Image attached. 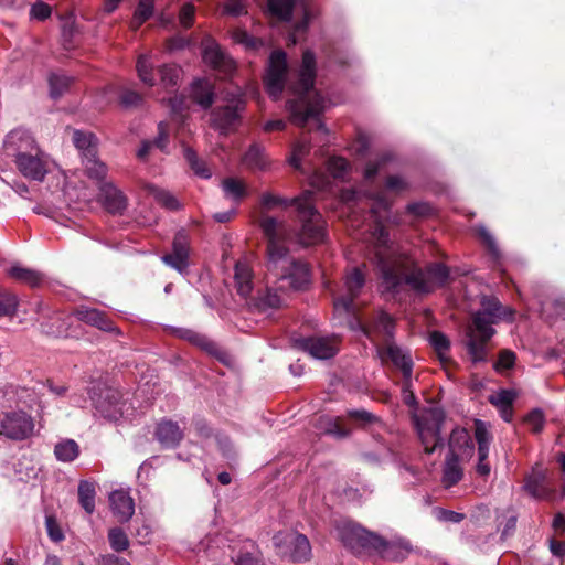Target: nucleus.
<instances>
[{
    "instance_id": "obj_29",
    "label": "nucleus",
    "mask_w": 565,
    "mask_h": 565,
    "mask_svg": "<svg viewBox=\"0 0 565 565\" xmlns=\"http://www.w3.org/2000/svg\"><path fill=\"white\" fill-rule=\"evenodd\" d=\"M99 196L103 204L110 213H120L126 209L124 194L113 183H102L99 186Z\"/></svg>"
},
{
    "instance_id": "obj_19",
    "label": "nucleus",
    "mask_w": 565,
    "mask_h": 565,
    "mask_svg": "<svg viewBox=\"0 0 565 565\" xmlns=\"http://www.w3.org/2000/svg\"><path fill=\"white\" fill-rule=\"evenodd\" d=\"M162 262L184 275L189 267V241L184 232H178L172 244V252L161 257Z\"/></svg>"
},
{
    "instance_id": "obj_17",
    "label": "nucleus",
    "mask_w": 565,
    "mask_h": 565,
    "mask_svg": "<svg viewBox=\"0 0 565 565\" xmlns=\"http://www.w3.org/2000/svg\"><path fill=\"white\" fill-rule=\"evenodd\" d=\"M202 54L204 62L224 76L235 70V62L210 38L202 43Z\"/></svg>"
},
{
    "instance_id": "obj_14",
    "label": "nucleus",
    "mask_w": 565,
    "mask_h": 565,
    "mask_svg": "<svg viewBox=\"0 0 565 565\" xmlns=\"http://www.w3.org/2000/svg\"><path fill=\"white\" fill-rule=\"evenodd\" d=\"M299 3L303 11V19L297 23L295 31L290 34L289 41L292 45L296 44V33L306 31L310 20V9L307 0H269V12L281 21H289L292 15V8Z\"/></svg>"
},
{
    "instance_id": "obj_27",
    "label": "nucleus",
    "mask_w": 565,
    "mask_h": 565,
    "mask_svg": "<svg viewBox=\"0 0 565 565\" xmlns=\"http://www.w3.org/2000/svg\"><path fill=\"white\" fill-rule=\"evenodd\" d=\"M74 316L79 320L89 326L96 327L102 331L117 332L114 323L108 317L100 310L81 306L74 310Z\"/></svg>"
},
{
    "instance_id": "obj_49",
    "label": "nucleus",
    "mask_w": 565,
    "mask_h": 565,
    "mask_svg": "<svg viewBox=\"0 0 565 565\" xmlns=\"http://www.w3.org/2000/svg\"><path fill=\"white\" fill-rule=\"evenodd\" d=\"M19 300L17 295L0 291V317L13 316L17 311Z\"/></svg>"
},
{
    "instance_id": "obj_47",
    "label": "nucleus",
    "mask_w": 565,
    "mask_h": 565,
    "mask_svg": "<svg viewBox=\"0 0 565 565\" xmlns=\"http://www.w3.org/2000/svg\"><path fill=\"white\" fill-rule=\"evenodd\" d=\"M153 13V0H140L132 19V28L138 29Z\"/></svg>"
},
{
    "instance_id": "obj_5",
    "label": "nucleus",
    "mask_w": 565,
    "mask_h": 565,
    "mask_svg": "<svg viewBox=\"0 0 565 565\" xmlns=\"http://www.w3.org/2000/svg\"><path fill=\"white\" fill-rule=\"evenodd\" d=\"M480 305L481 308L473 315L467 340L468 354L475 363L487 359V342L494 334L492 326L499 320H511L514 315L510 307H502L494 297H483Z\"/></svg>"
},
{
    "instance_id": "obj_58",
    "label": "nucleus",
    "mask_w": 565,
    "mask_h": 565,
    "mask_svg": "<svg viewBox=\"0 0 565 565\" xmlns=\"http://www.w3.org/2000/svg\"><path fill=\"white\" fill-rule=\"evenodd\" d=\"M435 516L440 522H448V523H460L465 519L463 513L455 512L451 510L446 509H435L434 511Z\"/></svg>"
},
{
    "instance_id": "obj_63",
    "label": "nucleus",
    "mask_w": 565,
    "mask_h": 565,
    "mask_svg": "<svg viewBox=\"0 0 565 565\" xmlns=\"http://www.w3.org/2000/svg\"><path fill=\"white\" fill-rule=\"evenodd\" d=\"M30 14L33 19L45 20L51 15V8L49 4L42 1H36L32 6Z\"/></svg>"
},
{
    "instance_id": "obj_60",
    "label": "nucleus",
    "mask_w": 565,
    "mask_h": 565,
    "mask_svg": "<svg viewBox=\"0 0 565 565\" xmlns=\"http://www.w3.org/2000/svg\"><path fill=\"white\" fill-rule=\"evenodd\" d=\"M412 376L403 377L402 381V397L405 404L413 406L416 404V398L413 392Z\"/></svg>"
},
{
    "instance_id": "obj_56",
    "label": "nucleus",
    "mask_w": 565,
    "mask_h": 565,
    "mask_svg": "<svg viewBox=\"0 0 565 565\" xmlns=\"http://www.w3.org/2000/svg\"><path fill=\"white\" fill-rule=\"evenodd\" d=\"M387 160H390L388 154H383L375 160H370L363 171L364 179L366 181H372Z\"/></svg>"
},
{
    "instance_id": "obj_25",
    "label": "nucleus",
    "mask_w": 565,
    "mask_h": 565,
    "mask_svg": "<svg viewBox=\"0 0 565 565\" xmlns=\"http://www.w3.org/2000/svg\"><path fill=\"white\" fill-rule=\"evenodd\" d=\"M524 490L534 499H550L554 494V490L547 484L546 472L540 467L532 469L531 473L525 478Z\"/></svg>"
},
{
    "instance_id": "obj_53",
    "label": "nucleus",
    "mask_w": 565,
    "mask_h": 565,
    "mask_svg": "<svg viewBox=\"0 0 565 565\" xmlns=\"http://www.w3.org/2000/svg\"><path fill=\"white\" fill-rule=\"evenodd\" d=\"M429 342L443 360L449 349V340L447 337L439 331H434L429 335Z\"/></svg>"
},
{
    "instance_id": "obj_42",
    "label": "nucleus",
    "mask_w": 565,
    "mask_h": 565,
    "mask_svg": "<svg viewBox=\"0 0 565 565\" xmlns=\"http://www.w3.org/2000/svg\"><path fill=\"white\" fill-rule=\"evenodd\" d=\"M183 154L189 166L198 177L202 179H210L212 177L211 169L207 167L205 161L199 159L193 149L185 147L183 150Z\"/></svg>"
},
{
    "instance_id": "obj_12",
    "label": "nucleus",
    "mask_w": 565,
    "mask_h": 565,
    "mask_svg": "<svg viewBox=\"0 0 565 565\" xmlns=\"http://www.w3.org/2000/svg\"><path fill=\"white\" fill-rule=\"evenodd\" d=\"M287 75V58L281 50L270 54L268 68L264 78L266 92L274 99L279 98L282 93Z\"/></svg>"
},
{
    "instance_id": "obj_33",
    "label": "nucleus",
    "mask_w": 565,
    "mask_h": 565,
    "mask_svg": "<svg viewBox=\"0 0 565 565\" xmlns=\"http://www.w3.org/2000/svg\"><path fill=\"white\" fill-rule=\"evenodd\" d=\"M192 98L203 108H209L214 102L213 86L210 81L199 78L191 86Z\"/></svg>"
},
{
    "instance_id": "obj_18",
    "label": "nucleus",
    "mask_w": 565,
    "mask_h": 565,
    "mask_svg": "<svg viewBox=\"0 0 565 565\" xmlns=\"http://www.w3.org/2000/svg\"><path fill=\"white\" fill-rule=\"evenodd\" d=\"M298 343L303 351L318 360L333 358L339 351V339L335 335L303 338Z\"/></svg>"
},
{
    "instance_id": "obj_37",
    "label": "nucleus",
    "mask_w": 565,
    "mask_h": 565,
    "mask_svg": "<svg viewBox=\"0 0 565 565\" xmlns=\"http://www.w3.org/2000/svg\"><path fill=\"white\" fill-rule=\"evenodd\" d=\"M145 191L168 210L175 211L180 207V203L175 196L170 192L158 188L156 184H146Z\"/></svg>"
},
{
    "instance_id": "obj_54",
    "label": "nucleus",
    "mask_w": 565,
    "mask_h": 565,
    "mask_svg": "<svg viewBox=\"0 0 565 565\" xmlns=\"http://www.w3.org/2000/svg\"><path fill=\"white\" fill-rule=\"evenodd\" d=\"M516 395L513 391L510 390H501L495 394L489 397V401L492 405L498 408L512 406Z\"/></svg>"
},
{
    "instance_id": "obj_10",
    "label": "nucleus",
    "mask_w": 565,
    "mask_h": 565,
    "mask_svg": "<svg viewBox=\"0 0 565 565\" xmlns=\"http://www.w3.org/2000/svg\"><path fill=\"white\" fill-rule=\"evenodd\" d=\"M273 544L277 554L296 563L311 557V545L306 535L296 531H281L274 535Z\"/></svg>"
},
{
    "instance_id": "obj_48",
    "label": "nucleus",
    "mask_w": 565,
    "mask_h": 565,
    "mask_svg": "<svg viewBox=\"0 0 565 565\" xmlns=\"http://www.w3.org/2000/svg\"><path fill=\"white\" fill-rule=\"evenodd\" d=\"M476 230L483 245L487 247L490 256L494 260H499L501 253L493 235L482 225L478 226Z\"/></svg>"
},
{
    "instance_id": "obj_6",
    "label": "nucleus",
    "mask_w": 565,
    "mask_h": 565,
    "mask_svg": "<svg viewBox=\"0 0 565 565\" xmlns=\"http://www.w3.org/2000/svg\"><path fill=\"white\" fill-rule=\"evenodd\" d=\"M260 203L266 210H271L279 205H295L301 222V228L297 235L299 244L309 246L323 241L326 224L321 214L312 205V192L310 190L303 191L301 195L291 200L266 192L262 195Z\"/></svg>"
},
{
    "instance_id": "obj_62",
    "label": "nucleus",
    "mask_w": 565,
    "mask_h": 565,
    "mask_svg": "<svg viewBox=\"0 0 565 565\" xmlns=\"http://www.w3.org/2000/svg\"><path fill=\"white\" fill-rule=\"evenodd\" d=\"M224 12L233 17L245 14L247 12L245 1L227 0L224 7Z\"/></svg>"
},
{
    "instance_id": "obj_38",
    "label": "nucleus",
    "mask_w": 565,
    "mask_h": 565,
    "mask_svg": "<svg viewBox=\"0 0 565 565\" xmlns=\"http://www.w3.org/2000/svg\"><path fill=\"white\" fill-rule=\"evenodd\" d=\"M54 455L58 461L72 462L79 455V446L73 439H64L54 447Z\"/></svg>"
},
{
    "instance_id": "obj_21",
    "label": "nucleus",
    "mask_w": 565,
    "mask_h": 565,
    "mask_svg": "<svg viewBox=\"0 0 565 565\" xmlns=\"http://www.w3.org/2000/svg\"><path fill=\"white\" fill-rule=\"evenodd\" d=\"M475 438L478 444V462L476 465V471L479 476L484 477L491 471V467L488 462V456L492 437L486 423L480 419L475 420Z\"/></svg>"
},
{
    "instance_id": "obj_50",
    "label": "nucleus",
    "mask_w": 565,
    "mask_h": 565,
    "mask_svg": "<svg viewBox=\"0 0 565 565\" xmlns=\"http://www.w3.org/2000/svg\"><path fill=\"white\" fill-rule=\"evenodd\" d=\"M328 171L334 179H342L349 171V162L342 157H331L328 160Z\"/></svg>"
},
{
    "instance_id": "obj_30",
    "label": "nucleus",
    "mask_w": 565,
    "mask_h": 565,
    "mask_svg": "<svg viewBox=\"0 0 565 565\" xmlns=\"http://www.w3.org/2000/svg\"><path fill=\"white\" fill-rule=\"evenodd\" d=\"M156 436L163 447L173 448L182 440L183 430L172 420H162L157 426Z\"/></svg>"
},
{
    "instance_id": "obj_9",
    "label": "nucleus",
    "mask_w": 565,
    "mask_h": 565,
    "mask_svg": "<svg viewBox=\"0 0 565 565\" xmlns=\"http://www.w3.org/2000/svg\"><path fill=\"white\" fill-rule=\"evenodd\" d=\"M73 142L82 156V162L87 175L98 182L107 175V167L97 158V138L94 134L74 130Z\"/></svg>"
},
{
    "instance_id": "obj_26",
    "label": "nucleus",
    "mask_w": 565,
    "mask_h": 565,
    "mask_svg": "<svg viewBox=\"0 0 565 565\" xmlns=\"http://www.w3.org/2000/svg\"><path fill=\"white\" fill-rule=\"evenodd\" d=\"M109 504L119 522H128L135 513V502L129 492L117 489L109 494Z\"/></svg>"
},
{
    "instance_id": "obj_22",
    "label": "nucleus",
    "mask_w": 565,
    "mask_h": 565,
    "mask_svg": "<svg viewBox=\"0 0 565 565\" xmlns=\"http://www.w3.org/2000/svg\"><path fill=\"white\" fill-rule=\"evenodd\" d=\"M39 148L32 135L25 129H14L10 131L4 139V149L8 156H12L18 160L20 156H24Z\"/></svg>"
},
{
    "instance_id": "obj_20",
    "label": "nucleus",
    "mask_w": 565,
    "mask_h": 565,
    "mask_svg": "<svg viewBox=\"0 0 565 565\" xmlns=\"http://www.w3.org/2000/svg\"><path fill=\"white\" fill-rule=\"evenodd\" d=\"M166 330L177 338L189 341L193 345L206 351L209 354L216 356L220 361L225 362L226 353L223 352L213 341L204 334L194 330L177 327H166Z\"/></svg>"
},
{
    "instance_id": "obj_64",
    "label": "nucleus",
    "mask_w": 565,
    "mask_h": 565,
    "mask_svg": "<svg viewBox=\"0 0 565 565\" xmlns=\"http://www.w3.org/2000/svg\"><path fill=\"white\" fill-rule=\"evenodd\" d=\"M515 361V354L512 351L504 350L500 353L499 359L495 363V369L498 371L508 370L512 367Z\"/></svg>"
},
{
    "instance_id": "obj_15",
    "label": "nucleus",
    "mask_w": 565,
    "mask_h": 565,
    "mask_svg": "<svg viewBox=\"0 0 565 565\" xmlns=\"http://www.w3.org/2000/svg\"><path fill=\"white\" fill-rule=\"evenodd\" d=\"M96 413L110 422H117L124 416L126 402L121 401L118 391L105 387L98 397H92Z\"/></svg>"
},
{
    "instance_id": "obj_16",
    "label": "nucleus",
    "mask_w": 565,
    "mask_h": 565,
    "mask_svg": "<svg viewBox=\"0 0 565 565\" xmlns=\"http://www.w3.org/2000/svg\"><path fill=\"white\" fill-rule=\"evenodd\" d=\"M19 171L28 179L42 181L50 171L51 162L49 157L36 148L15 160Z\"/></svg>"
},
{
    "instance_id": "obj_55",
    "label": "nucleus",
    "mask_w": 565,
    "mask_h": 565,
    "mask_svg": "<svg viewBox=\"0 0 565 565\" xmlns=\"http://www.w3.org/2000/svg\"><path fill=\"white\" fill-rule=\"evenodd\" d=\"M326 422V433L333 435L338 438L347 437L350 434V430L343 426L342 419L340 417H327Z\"/></svg>"
},
{
    "instance_id": "obj_40",
    "label": "nucleus",
    "mask_w": 565,
    "mask_h": 565,
    "mask_svg": "<svg viewBox=\"0 0 565 565\" xmlns=\"http://www.w3.org/2000/svg\"><path fill=\"white\" fill-rule=\"evenodd\" d=\"M160 84L169 92H174L181 76V70L173 64L162 65L159 71Z\"/></svg>"
},
{
    "instance_id": "obj_31",
    "label": "nucleus",
    "mask_w": 565,
    "mask_h": 565,
    "mask_svg": "<svg viewBox=\"0 0 565 565\" xmlns=\"http://www.w3.org/2000/svg\"><path fill=\"white\" fill-rule=\"evenodd\" d=\"M243 163L252 171H267L270 168V159L266 153L265 147L259 143H253L243 157Z\"/></svg>"
},
{
    "instance_id": "obj_23",
    "label": "nucleus",
    "mask_w": 565,
    "mask_h": 565,
    "mask_svg": "<svg viewBox=\"0 0 565 565\" xmlns=\"http://www.w3.org/2000/svg\"><path fill=\"white\" fill-rule=\"evenodd\" d=\"M475 454V444L470 433L462 427L452 429L449 437V455L459 457L461 461L470 460Z\"/></svg>"
},
{
    "instance_id": "obj_57",
    "label": "nucleus",
    "mask_w": 565,
    "mask_h": 565,
    "mask_svg": "<svg viewBox=\"0 0 565 565\" xmlns=\"http://www.w3.org/2000/svg\"><path fill=\"white\" fill-rule=\"evenodd\" d=\"M526 427L533 433H540L544 426L543 413L539 409L532 411L524 420Z\"/></svg>"
},
{
    "instance_id": "obj_28",
    "label": "nucleus",
    "mask_w": 565,
    "mask_h": 565,
    "mask_svg": "<svg viewBox=\"0 0 565 565\" xmlns=\"http://www.w3.org/2000/svg\"><path fill=\"white\" fill-rule=\"evenodd\" d=\"M253 270L246 259H239L235 264L234 281L237 294L247 298L254 289Z\"/></svg>"
},
{
    "instance_id": "obj_11",
    "label": "nucleus",
    "mask_w": 565,
    "mask_h": 565,
    "mask_svg": "<svg viewBox=\"0 0 565 565\" xmlns=\"http://www.w3.org/2000/svg\"><path fill=\"white\" fill-rule=\"evenodd\" d=\"M21 407L3 412L0 417V435L12 440L28 438L34 429L32 417Z\"/></svg>"
},
{
    "instance_id": "obj_43",
    "label": "nucleus",
    "mask_w": 565,
    "mask_h": 565,
    "mask_svg": "<svg viewBox=\"0 0 565 565\" xmlns=\"http://www.w3.org/2000/svg\"><path fill=\"white\" fill-rule=\"evenodd\" d=\"M73 78L60 73H53L49 78L50 95L52 98H60L65 92L68 90Z\"/></svg>"
},
{
    "instance_id": "obj_59",
    "label": "nucleus",
    "mask_w": 565,
    "mask_h": 565,
    "mask_svg": "<svg viewBox=\"0 0 565 565\" xmlns=\"http://www.w3.org/2000/svg\"><path fill=\"white\" fill-rule=\"evenodd\" d=\"M348 416L361 425H370L379 420L376 416L365 409L348 411Z\"/></svg>"
},
{
    "instance_id": "obj_36",
    "label": "nucleus",
    "mask_w": 565,
    "mask_h": 565,
    "mask_svg": "<svg viewBox=\"0 0 565 565\" xmlns=\"http://www.w3.org/2000/svg\"><path fill=\"white\" fill-rule=\"evenodd\" d=\"M460 460L461 459L459 457L450 455L447 456L443 475V482L447 488L452 487L462 478V468L459 463Z\"/></svg>"
},
{
    "instance_id": "obj_1",
    "label": "nucleus",
    "mask_w": 565,
    "mask_h": 565,
    "mask_svg": "<svg viewBox=\"0 0 565 565\" xmlns=\"http://www.w3.org/2000/svg\"><path fill=\"white\" fill-rule=\"evenodd\" d=\"M371 213L375 225L371 233L374 255L381 279L382 288L387 292H398L399 288L407 284L418 292L428 294L437 288L444 287L450 277L449 268L440 263H431L424 270H414L407 274L409 269L408 259L398 254L390 243L388 233L381 220L390 210V201L382 193L371 196Z\"/></svg>"
},
{
    "instance_id": "obj_7",
    "label": "nucleus",
    "mask_w": 565,
    "mask_h": 565,
    "mask_svg": "<svg viewBox=\"0 0 565 565\" xmlns=\"http://www.w3.org/2000/svg\"><path fill=\"white\" fill-rule=\"evenodd\" d=\"M338 535L342 543L354 553H360L362 550L374 551L390 559H402L406 553V550L402 551L399 546L386 542L381 536L352 522H342L338 526Z\"/></svg>"
},
{
    "instance_id": "obj_3",
    "label": "nucleus",
    "mask_w": 565,
    "mask_h": 565,
    "mask_svg": "<svg viewBox=\"0 0 565 565\" xmlns=\"http://www.w3.org/2000/svg\"><path fill=\"white\" fill-rule=\"evenodd\" d=\"M365 282L364 273L359 267L348 271L342 291L334 296V313L340 323H345L351 330H359L377 347L382 362L391 361L402 372L403 377L412 376L413 362L409 352L393 342L394 321L390 315L379 311L369 323H364L358 315L354 299L360 295Z\"/></svg>"
},
{
    "instance_id": "obj_4",
    "label": "nucleus",
    "mask_w": 565,
    "mask_h": 565,
    "mask_svg": "<svg viewBox=\"0 0 565 565\" xmlns=\"http://www.w3.org/2000/svg\"><path fill=\"white\" fill-rule=\"evenodd\" d=\"M297 79L289 82V89L295 95V99H289L286 104L290 113V120L299 126H303L310 118H315L327 107V100L315 89L316 60L311 51H305L302 63L296 74Z\"/></svg>"
},
{
    "instance_id": "obj_46",
    "label": "nucleus",
    "mask_w": 565,
    "mask_h": 565,
    "mask_svg": "<svg viewBox=\"0 0 565 565\" xmlns=\"http://www.w3.org/2000/svg\"><path fill=\"white\" fill-rule=\"evenodd\" d=\"M108 542L113 551L120 553L129 547V539L120 527H113L108 531Z\"/></svg>"
},
{
    "instance_id": "obj_44",
    "label": "nucleus",
    "mask_w": 565,
    "mask_h": 565,
    "mask_svg": "<svg viewBox=\"0 0 565 565\" xmlns=\"http://www.w3.org/2000/svg\"><path fill=\"white\" fill-rule=\"evenodd\" d=\"M222 189L226 198L236 202L246 195L245 184L234 178L224 179L222 182Z\"/></svg>"
},
{
    "instance_id": "obj_8",
    "label": "nucleus",
    "mask_w": 565,
    "mask_h": 565,
    "mask_svg": "<svg viewBox=\"0 0 565 565\" xmlns=\"http://www.w3.org/2000/svg\"><path fill=\"white\" fill-rule=\"evenodd\" d=\"M444 419L445 414L439 407L425 408L415 416L416 430L426 454H433L443 445L440 428Z\"/></svg>"
},
{
    "instance_id": "obj_45",
    "label": "nucleus",
    "mask_w": 565,
    "mask_h": 565,
    "mask_svg": "<svg viewBox=\"0 0 565 565\" xmlns=\"http://www.w3.org/2000/svg\"><path fill=\"white\" fill-rule=\"evenodd\" d=\"M232 39L235 43L243 45L246 50L256 51L264 46L263 40L255 38L243 29H236L232 33Z\"/></svg>"
},
{
    "instance_id": "obj_32",
    "label": "nucleus",
    "mask_w": 565,
    "mask_h": 565,
    "mask_svg": "<svg viewBox=\"0 0 565 565\" xmlns=\"http://www.w3.org/2000/svg\"><path fill=\"white\" fill-rule=\"evenodd\" d=\"M6 273L12 279L25 284L30 287H36L42 284L44 276L38 270L23 267L20 264H12L6 269Z\"/></svg>"
},
{
    "instance_id": "obj_24",
    "label": "nucleus",
    "mask_w": 565,
    "mask_h": 565,
    "mask_svg": "<svg viewBox=\"0 0 565 565\" xmlns=\"http://www.w3.org/2000/svg\"><path fill=\"white\" fill-rule=\"evenodd\" d=\"M244 107V100L238 98L233 105L214 110L212 114L214 127L220 129L222 134H226L236 124Z\"/></svg>"
},
{
    "instance_id": "obj_35",
    "label": "nucleus",
    "mask_w": 565,
    "mask_h": 565,
    "mask_svg": "<svg viewBox=\"0 0 565 565\" xmlns=\"http://www.w3.org/2000/svg\"><path fill=\"white\" fill-rule=\"evenodd\" d=\"M169 138V125L161 121L158 125V137L153 141H143L139 148L137 156L139 159H145L152 147L159 148L161 151H167Z\"/></svg>"
},
{
    "instance_id": "obj_61",
    "label": "nucleus",
    "mask_w": 565,
    "mask_h": 565,
    "mask_svg": "<svg viewBox=\"0 0 565 565\" xmlns=\"http://www.w3.org/2000/svg\"><path fill=\"white\" fill-rule=\"evenodd\" d=\"M194 12L195 8L192 3H185L184 6H182L179 13V20L182 26L190 28L193 24Z\"/></svg>"
},
{
    "instance_id": "obj_52",
    "label": "nucleus",
    "mask_w": 565,
    "mask_h": 565,
    "mask_svg": "<svg viewBox=\"0 0 565 565\" xmlns=\"http://www.w3.org/2000/svg\"><path fill=\"white\" fill-rule=\"evenodd\" d=\"M50 320H52V323L41 322V329L44 333L51 334L54 337H61L66 334V327L65 323L61 321L60 315H54L53 317H50Z\"/></svg>"
},
{
    "instance_id": "obj_2",
    "label": "nucleus",
    "mask_w": 565,
    "mask_h": 565,
    "mask_svg": "<svg viewBox=\"0 0 565 565\" xmlns=\"http://www.w3.org/2000/svg\"><path fill=\"white\" fill-rule=\"evenodd\" d=\"M258 225L267 239V285L255 299L263 311L278 309L287 300L290 290L303 288L309 282L307 264L290 256L285 243L290 237L289 227L267 214H262Z\"/></svg>"
},
{
    "instance_id": "obj_13",
    "label": "nucleus",
    "mask_w": 565,
    "mask_h": 565,
    "mask_svg": "<svg viewBox=\"0 0 565 565\" xmlns=\"http://www.w3.org/2000/svg\"><path fill=\"white\" fill-rule=\"evenodd\" d=\"M38 406L39 412H43L45 408V402L39 396L34 390L21 387L18 388L13 385H7L3 388H0V407H21L25 406L26 408L33 409L34 406Z\"/></svg>"
},
{
    "instance_id": "obj_34",
    "label": "nucleus",
    "mask_w": 565,
    "mask_h": 565,
    "mask_svg": "<svg viewBox=\"0 0 565 565\" xmlns=\"http://www.w3.org/2000/svg\"><path fill=\"white\" fill-rule=\"evenodd\" d=\"M235 565H264L262 553L255 542H243L235 558Z\"/></svg>"
},
{
    "instance_id": "obj_51",
    "label": "nucleus",
    "mask_w": 565,
    "mask_h": 565,
    "mask_svg": "<svg viewBox=\"0 0 565 565\" xmlns=\"http://www.w3.org/2000/svg\"><path fill=\"white\" fill-rule=\"evenodd\" d=\"M309 145L306 142L298 141L292 146L291 156L288 159L289 164L301 171V160L309 153Z\"/></svg>"
},
{
    "instance_id": "obj_41",
    "label": "nucleus",
    "mask_w": 565,
    "mask_h": 565,
    "mask_svg": "<svg viewBox=\"0 0 565 565\" xmlns=\"http://www.w3.org/2000/svg\"><path fill=\"white\" fill-rule=\"evenodd\" d=\"M136 68L138 76L143 84L148 86H154L157 84L153 64L149 55H140L138 57Z\"/></svg>"
},
{
    "instance_id": "obj_39",
    "label": "nucleus",
    "mask_w": 565,
    "mask_h": 565,
    "mask_svg": "<svg viewBox=\"0 0 565 565\" xmlns=\"http://www.w3.org/2000/svg\"><path fill=\"white\" fill-rule=\"evenodd\" d=\"M96 489L94 483L89 481H81L78 484V500L82 508L92 514L95 511Z\"/></svg>"
}]
</instances>
